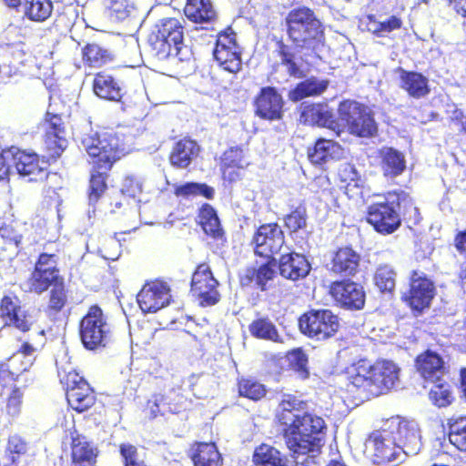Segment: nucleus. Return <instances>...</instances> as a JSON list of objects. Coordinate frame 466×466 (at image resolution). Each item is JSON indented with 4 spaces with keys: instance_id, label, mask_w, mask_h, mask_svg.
Listing matches in <instances>:
<instances>
[{
    "instance_id": "obj_1",
    "label": "nucleus",
    "mask_w": 466,
    "mask_h": 466,
    "mask_svg": "<svg viewBox=\"0 0 466 466\" xmlns=\"http://www.w3.org/2000/svg\"><path fill=\"white\" fill-rule=\"evenodd\" d=\"M283 426V438L291 453L314 464V458L324 444L327 426L324 420L306 410V404L288 395L280 401L277 413Z\"/></svg>"
},
{
    "instance_id": "obj_2",
    "label": "nucleus",
    "mask_w": 466,
    "mask_h": 466,
    "mask_svg": "<svg viewBox=\"0 0 466 466\" xmlns=\"http://www.w3.org/2000/svg\"><path fill=\"white\" fill-rule=\"evenodd\" d=\"M400 369L390 360L378 361L370 365L360 360L348 370L349 392L357 394L361 400H369L392 389L399 382Z\"/></svg>"
},
{
    "instance_id": "obj_3",
    "label": "nucleus",
    "mask_w": 466,
    "mask_h": 466,
    "mask_svg": "<svg viewBox=\"0 0 466 466\" xmlns=\"http://www.w3.org/2000/svg\"><path fill=\"white\" fill-rule=\"evenodd\" d=\"M83 148L93 159L94 166L99 169L108 170L113 163L123 155L119 139L114 134L90 130L80 137Z\"/></svg>"
},
{
    "instance_id": "obj_4",
    "label": "nucleus",
    "mask_w": 466,
    "mask_h": 466,
    "mask_svg": "<svg viewBox=\"0 0 466 466\" xmlns=\"http://www.w3.org/2000/svg\"><path fill=\"white\" fill-rule=\"evenodd\" d=\"M148 43L153 55L159 60H171L173 65L190 63L191 48L183 42V31H152Z\"/></svg>"
},
{
    "instance_id": "obj_5",
    "label": "nucleus",
    "mask_w": 466,
    "mask_h": 466,
    "mask_svg": "<svg viewBox=\"0 0 466 466\" xmlns=\"http://www.w3.org/2000/svg\"><path fill=\"white\" fill-rule=\"evenodd\" d=\"M406 201L410 202L406 193L389 192L384 201H378L370 206L368 222L378 232L383 234L394 232L400 225V217L397 208H400L401 202Z\"/></svg>"
},
{
    "instance_id": "obj_6",
    "label": "nucleus",
    "mask_w": 466,
    "mask_h": 466,
    "mask_svg": "<svg viewBox=\"0 0 466 466\" xmlns=\"http://www.w3.org/2000/svg\"><path fill=\"white\" fill-rule=\"evenodd\" d=\"M80 338L87 350H97L110 341L111 329L102 309L94 305L80 322Z\"/></svg>"
},
{
    "instance_id": "obj_7",
    "label": "nucleus",
    "mask_w": 466,
    "mask_h": 466,
    "mask_svg": "<svg viewBox=\"0 0 466 466\" xmlns=\"http://www.w3.org/2000/svg\"><path fill=\"white\" fill-rule=\"evenodd\" d=\"M387 428L372 431L365 441V452L374 463L401 462V451L398 449L397 438L389 421Z\"/></svg>"
},
{
    "instance_id": "obj_8",
    "label": "nucleus",
    "mask_w": 466,
    "mask_h": 466,
    "mask_svg": "<svg viewBox=\"0 0 466 466\" xmlns=\"http://www.w3.org/2000/svg\"><path fill=\"white\" fill-rule=\"evenodd\" d=\"M301 332L316 340H325L339 329V318L329 309L310 310L299 320Z\"/></svg>"
},
{
    "instance_id": "obj_9",
    "label": "nucleus",
    "mask_w": 466,
    "mask_h": 466,
    "mask_svg": "<svg viewBox=\"0 0 466 466\" xmlns=\"http://www.w3.org/2000/svg\"><path fill=\"white\" fill-rule=\"evenodd\" d=\"M251 245L256 255L271 258L275 262L283 251L289 250L285 246L284 232L276 223L260 226L252 238Z\"/></svg>"
},
{
    "instance_id": "obj_10",
    "label": "nucleus",
    "mask_w": 466,
    "mask_h": 466,
    "mask_svg": "<svg viewBox=\"0 0 466 466\" xmlns=\"http://www.w3.org/2000/svg\"><path fill=\"white\" fill-rule=\"evenodd\" d=\"M338 111L351 134L371 137L376 133L377 126L368 107L356 101L347 100L339 104Z\"/></svg>"
},
{
    "instance_id": "obj_11",
    "label": "nucleus",
    "mask_w": 466,
    "mask_h": 466,
    "mask_svg": "<svg viewBox=\"0 0 466 466\" xmlns=\"http://www.w3.org/2000/svg\"><path fill=\"white\" fill-rule=\"evenodd\" d=\"M214 57L219 66L229 73L241 69V48L237 43L235 31H222L218 35Z\"/></svg>"
},
{
    "instance_id": "obj_12",
    "label": "nucleus",
    "mask_w": 466,
    "mask_h": 466,
    "mask_svg": "<svg viewBox=\"0 0 466 466\" xmlns=\"http://www.w3.org/2000/svg\"><path fill=\"white\" fill-rule=\"evenodd\" d=\"M390 426L397 438L398 449L401 451V461L405 456H413L420 452L422 442L417 422L394 419L390 420Z\"/></svg>"
},
{
    "instance_id": "obj_13",
    "label": "nucleus",
    "mask_w": 466,
    "mask_h": 466,
    "mask_svg": "<svg viewBox=\"0 0 466 466\" xmlns=\"http://www.w3.org/2000/svg\"><path fill=\"white\" fill-rule=\"evenodd\" d=\"M61 382L66 386V400L72 409L83 412L95 403L93 390L77 373L69 372Z\"/></svg>"
},
{
    "instance_id": "obj_14",
    "label": "nucleus",
    "mask_w": 466,
    "mask_h": 466,
    "mask_svg": "<svg viewBox=\"0 0 466 466\" xmlns=\"http://www.w3.org/2000/svg\"><path fill=\"white\" fill-rule=\"evenodd\" d=\"M170 289L167 283L154 281L144 285L137 296V303L145 313L157 312L170 302Z\"/></svg>"
},
{
    "instance_id": "obj_15",
    "label": "nucleus",
    "mask_w": 466,
    "mask_h": 466,
    "mask_svg": "<svg viewBox=\"0 0 466 466\" xmlns=\"http://www.w3.org/2000/svg\"><path fill=\"white\" fill-rule=\"evenodd\" d=\"M435 288L433 282L422 274L413 272L410 289L406 300L410 308L416 311H422L428 308L434 297Z\"/></svg>"
},
{
    "instance_id": "obj_16",
    "label": "nucleus",
    "mask_w": 466,
    "mask_h": 466,
    "mask_svg": "<svg viewBox=\"0 0 466 466\" xmlns=\"http://www.w3.org/2000/svg\"><path fill=\"white\" fill-rule=\"evenodd\" d=\"M13 154L12 165L16 172L23 177H28V181L43 180L46 177V162L41 164L38 156L35 153H26L15 147Z\"/></svg>"
},
{
    "instance_id": "obj_17",
    "label": "nucleus",
    "mask_w": 466,
    "mask_h": 466,
    "mask_svg": "<svg viewBox=\"0 0 466 466\" xmlns=\"http://www.w3.org/2000/svg\"><path fill=\"white\" fill-rule=\"evenodd\" d=\"M280 275L293 281L304 279L310 271V264L307 258L299 253L283 251L278 258Z\"/></svg>"
},
{
    "instance_id": "obj_18",
    "label": "nucleus",
    "mask_w": 466,
    "mask_h": 466,
    "mask_svg": "<svg viewBox=\"0 0 466 466\" xmlns=\"http://www.w3.org/2000/svg\"><path fill=\"white\" fill-rule=\"evenodd\" d=\"M330 293L342 307L351 309H360L365 303L363 288L354 282H335L331 286Z\"/></svg>"
},
{
    "instance_id": "obj_19",
    "label": "nucleus",
    "mask_w": 466,
    "mask_h": 466,
    "mask_svg": "<svg viewBox=\"0 0 466 466\" xmlns=\"http://www.w3.org/2000/svg\"><path fill=\"white\" fill-rule=\"evenodd\" d=\"M255 105L256 114L261 118L278 120L282 116L283 99L274 87L262 88Z\"/></svg>"
},
{
    "instance_id": "obj_20",
    "label": "nucleus",
    "mask_w": 466,
    "mask_h": 466,
    "mask_svg": "<svg viewBox=\"0 0 466 466\" xmlns=\"http://www.w3.org/2000/svg\"><path fill=\"white\" fill-rule=\"evenodd\" d=\"M417 371L425 380L433 383L441 380L445 373V362L437 352L428 350L420 354L415 360Z\"/></svg>"
},
{
    "instance_id": "obj_21",
    "label": "nucleus",
    "mask_w": 466,
    "mask_h": 466,
    "mask_svg": "<svg viewBox=\"0 0 466 466\" xmlns=\"http://www.w3.org/2000/svg\"><path fill=\"white\" fill-rule=\"evenodd\" d=\"M292 456L295 466H310L309 461L301 456L293 453ZM253 462L255 466H290V461L279 450L268 444H261L256 448Z\"/></svg>"
},
{
    "instance_id": "obj_22",
    "label": "nucleus",
    "mask_w": 466,
    "mask_h": 466,
    "mask_svg": "<svg viewBox=\"0 0 466 466\" xmlns=\"http://www.w3.org/2000/svg\"><path fill=\"white\" fill-rule=\"evenodd\" d=\"M299 120L304 124L329 127L339 134V129H337L339 126L335 123L333 114L327 105L313 104L303 106Z\"/></svg>"
},
{
    "instance_id": "obj_23",
    "label": "nucleus",
    "mask_w": 466,
    "mask_h": 466,
    "mask_svg": "<svg viewBox=\"0 0 466 466\" xmlns=\"http://www.w3.org/2000/svg\"><path fill=\"white\" fill-rule=\"evenodd\" d=\"M203 270L204 268L201 271L194 272L191 280V291L200 299V304L202 306H212L219 300V293L217 289L218 282L214 277L208 276L209 279H208V284L201 286L200 284L203 283L200 278L204 276Z\"/></svg>"
},
{
    "instance_id": "obj_24",
    "label": "nucleus",
    "mask_w": 466,
    "mask_h": 466,
    "mask_svg": "<svg viewBox=\"0 0 466 466\" xmlns=\"http://www.w3.org/2000/svg\"><path fill=\"white\" fill-rule=\"evenodd\" d=\"M203 270L204 268L201 271L194 272L191 280V291L200 299V304L202 306H212L219 300V293L217 289L218 282L214 277L208 276L209 279H208V284L201 286L200 284L203 283L200 278L204 276Z\"/></svg>"
},
{
    "instance_id": "obj_25",
    "label": "nucleus",
    "mask_w": 466,
    "mask_h": 466,
    "mask_svg": "<svg viewBox=\"0 0 466 466\" xmlns=\"http://www.w3.org/2000/svg\"><path fill=\"white\" fill-rule=\"evenodd\" d=\"M397 72L400 74V86L411 97L419 99L430 93L428 79L420 73L406 71L400 67Z\"/></svg>"
},
{
    "instance_id": "obj_26",
    "label": "nucleus",
    "mask_w": 466,
    "mask_h": 466,
    "mask_svg": "<svg viewBox=\"0 0 466 466\" xmlns=\"http://www.w3.org/2000/svg\"><path fill=\"white\" fill-rule=\"evenodd\" d=\"M343 153V148L337 142L319 138L314 147L309 149L308 157L311 163L320 165L331 159H339Z\"/></svg>"
},
{
    "instance_id": "obj_27",
    "label": "nucleus",
    "mask_w": 466,
    "mask_h": 466,
    "mask_svg": "<svg viewBox=\"0 0 466 466\" xmlns=\"http://www.w3.org/2000/svg\"><path fill=\"white\" fill-rule=\"evenodd\" d=\"M380 168L385 177H395L406 168L405 156L402 152L389 147L380 150Z\"/></svg>"
},
{
    "instance_id": "obj_28",
    "label": "nucleus",
    "mask_w": 466,
    "mask_h": 466,
    "mask_svg": "<svg viewBox=\"0 0 466 466\" xmlns=\"http://www.w3.org/2000/svg\"><path fill=\"white\" fill-rule=\"evenodd\" d=\"M360 260V255L351 248H341L333 258L331 269L335 273L352 276L358 270Z\"/></svg>"
},
{
    "instance_id": "obj_29",
    "label": "nucleus",
    "mask_w": 466,
    "mask_h": 466,
    "mask_svg": "<svg viewBox=\"0 0 466 466\" xmlns=\"http://www.w3.org/2000/svg\"><path fill=\"white\" fill-rule=\"evenodd\" d=\"M275 277L274 269L268 265H262L258 268H249L244 270L240 277L242 286H256L261 290H267L268 283Z\"/></svg>"
},
{
    "instance_id": "obj_30",
    "label": "nucleus",
    "mask_w": 466,
    "mask_h": 466,
    "mask_svg": "<svg viewBox=\"0 0 466 466\" xmlns=\"http://www.w3.org/2000/svg\"><path fill=\"white\" fill-rule=\"evenodd\" d=\"M286 35L298 48L317 52L323 46V31H286Z\"/></svg>"
},
{
    "instance_id": "obj_31",
    "label": "nucleus",
    "mask_w": 466,
    "mask_h": 466,
    "mask_svg": "<svg viewBox=\"0 0 466 466\" xmlns=\"http://www.w3.org/2000/svg\"><path fill=\"white\" fill-rule=\"evenodd\" d=\"M199 147L190 139L178 141L170 155V163L177 167H187L191 160L198 156Z\"/></svg>"
},
{
    "instance_id": "obj_32",
    "label": "nucleus",
    "mask_w": 466,
    "mask_h": 466,
    "mask_svg": "<svg viewBox=\"0 0 466 466\" xmlns=\"http://www.w3.org/2000/svg\"><path fill=\"white\" fill-rule=\"evenodd\" d=\"M95 94L104 99L119 101L123 96L119 84L110 76L97 74L94 79Z\"/></svg>"
},
{
    "instance_id": "obj_33",
    "label": "nucleus",
    "mask_w": 466,
    "mask_h": 466,
    "mask_svg": "<svg viewBox=\"0 0 466 466\" xmlns=\"http://www.w3.org/2000/svg\"><path fill=\"white\" fill-rule=\"evenodd\" d=\"M328 85L327 80L309 77L299 83L294 89L289 91V97L290 100L298 102L307 96H319L327 89Z\"/></svg>"
},
{
    "instance_id": "obj_34",
    "label": "nucleus",
    "mask_w": 466,
    "mask_h": 466,
    "mask_svg": "<svg viewBox=\"0 0 466 466\" xmlns=\"http://www.w3.org/2000/svg\"><path fill=\"white\" fill-rule=\"evenodd\" d=\"M248 331L254 338L273 342H281L278 329L268 317L254 319L248 326Z\"/></svg>"
},
{
    "instance_id": "obj_35",
    "label": "nucleus",
    "mask_w": 466,
    "mask_h": 466,
    "mask_svg": "<svg viewBox=\"0 0 466 466\" xmlns=\"http://www.w3.org/2000/svg\"><path fill=\"white\" fill-rule=\"evenodd\" d=\"M184 12L196 23L210 21L216 15L209 0H187Z\"/></svg>"
},
{
    "instance_id": "obj_36",
    "label": "nucleus",
    "mask_w": 466,
    "mask_h": 466,
    "mask_svg": "<svg viewBox=\"0 0 466 466\" xmlns=\"http://www.w3.org/2000/svg\"><path fill=\"white\" fill-rule=\"evenodd\" d=\"M195 466H221L222 458L214 443H198L192 455Z\"/></svg>"
},
{
    "instance_id": "obj_37",
    "label": "nucleus",
    "mask_w": 466,
    "mask_h": 466,
    "mask_svg": "<svg viewBox=\"0 0 466 466\" xmlns=\"http://www.w3.org/2000/svg\"><path fill=\"white\" fill-rule=\"evenodd\" d=\"M289 29H298L305 27L306 29H318L320 22L316 18L313 12L306 7L292 10L287 16Z\"/></svg>"
},
{
    "instance_id": "obj_38",
    "label": "nucleus",
    "mask_w": 466,
    "mask_h": 466,
    "mask_svg": "<svg viewBox=\"0 0 466 466\" xmlns=\"http://www.w3.org/2000/svg\"><path fill=\"white\" fill-rule=\"evenodd\" d=\"M198 222L206 234L214 238H220L223 236V230L220 227L219 219L215 209L208 204L204 205L198 215Z\"/></svg>"
},
{
    "instance_id": "obj_39",
    "label": "nucleus",
    "mask_w": 466,
    "mask_h": 466,
    "mask_svg": "<svg viewBox=\"0 0 466 466\" xmlns=\"http://www.w3.org/2000/svg\"><path fill=\"white\" fill-rule=\"evenodd\" d=\"M72 458L76 466H92L96 453L87 441L78 438L73 441Z\"/></svg>"
},
{
    "instance_id": "obj_40",
    "label": "nucleus",
    "mask_w": 466,
    "mask_h": 466,
    "mask_svg": "<svg viewBox=\"0 0 466 466\" xmlns=\"http://www.w3.org/2000/svg\"><path fill=\"white\" fill-rule=\"evenodd\" d=\"M174 187L175 195L185 198L203 196L210 199L214 196V189L206 184L189 182L181 186L175 185Z\"/></svg>"
},
{
    "instance_id": "obj_41",
    "label": "nucleus",
    "mask_w": 466,
    "mask_h": 466,
    "mask_svg": "<svg viewBox=\"0 0 466 466\" xmlns=\"http://www.w3.org/2000/svg\"><path fill=\"white\" fill-rule=\"evenodd\" d=\"M50 0H25V13L29 19L34 21H44L52 12Z\"/></svg>"
},
{
    "instance_id": "obj_42",
    "label": "nucleus",
    "mask_w": 466,
    "mask_h": 466,
    "mask_svg": "<svg viewBox=\"0 0 466 466\" xmlns=\"http://www.w3.org/2000/svg\"><path fill=\"white\" fill-rule=\"evenodd\" d=\"M58 275H50L45 273L43 270L35 268L28 279V290L34 291L37 294H41L46 291L50 286H54L55 283H58Z\"/></svg>"
},
{
    "instance_id": "obj_43",
    "label": "nucleus",
    "mask_w": 466,
    "mask_h": 466,
    "mask_svg": "<svg viewBox=\"0 0 466 466\" xmlns=\"http://www.w3.org/2000/svg\"><path fill=\"white\" fill-rule=\"evenodd\" d=\"M450 442L460 451H466V416L450 423Z\"/></svg>"
},
{
    "instance_id": "obj_44",
    "label": "nucleus",
    "mask_w": 466,
    "mask_h": 466,
    "mask_svg": "<svg viewBox=\"0 0 466 466\" xmlns=\"http://www.w3.org/2000/svg\"><path fill=\"white\" fill-rule=\"evenodd\" d=\"M396 272L389 265H380L375 273L374 281L381 292H390L395 288Z\"/></svg>"
},
{
    "instance_id": "obj_45",
    "label": "nucleus",
    "mask_w": 466,
    "mask_h": 466,
    "mask_svg": "<svg viewBox=\"0 0 466 466\" xmlns=\"http://www.w3.org/2000/svg\"><path fill=\"white\" fill-rule=\"evenodd\" d=\"M84 58L94 66H102L113 59L112 53L101 46L89 44L83 50Z\"/></svg>"
},
{
    "instance_id": "obj_46",
    "label": "nucleus",
    "mask_w": 466,
    "mask_h": 466,
    "mask_svg": "<svg viewBox=\"0 0 466 466\" xmlns=\"http://www.w3.org/2000/svg\"><path fill=\"white\" fill-rule=\"evenodd\" d=\"M96 170H94L90 179V192H89V205L93 206L106 187L105 174L106 170L99 169L95 166Z\"/></svg>"
},
{
    "instance_id": "obj_47",
    "label": "nucleus",
    "mask_w": 466,
    "mask_h": 466,
    "mask_svg": "<svg viewBox=\"0 0 466 466\" xmlns=\"http://www.w3.org/2000/svg\"><path fill=\"white\" fill-rule=\"evenodd\" d=\"M54 132L46 131L45 143L46 149L49 151V157L56 159L66 148L67 140L65 134Z\"/></svg>"
},
{
    "instance_id": "obj_48",
    "label": "nucleus",
    "mask_w": 466,
    "mask_h": 466,
    "mask_svg": "<svg viewBox=\"0 0 466 466\" xmlns=\"http://www.w3.org/2000/svg\"><path fill=\"white\" fill-rule=\"evenodd\" d=\"M238 392L243 397L258 400L265 396L266 389L263 384L256 380L242 379L238 382Z\"/></svg>"
},
{
    "instance_id": "obj_49",
    "label": "nucleus",
    "mask_w": 466,
    "mask_h": 466,
    "mask_svg": "<svg viewBox=\"0 0 466 466\" xmlns=\"http://www.w3.org/2000/svg\"><path fill=\"white\" fill-rule=\"evenodd\" d=\"M429 398L434 405L446 407L451 402L452 399L449 385L441 383V381L435 382L429 392Z\"/></svg>"
},
{
    "instance_id": "obj_50",
    "label": "nucleus",
    "mask_w": 466,
    "mask_h": 466,
    "mask_svg": "<svg viewBox=\"0 0 466 466\" xmlns=\"http://www.w3.org/2000/svg\"><path fill=\"white\" fill-rule=\"evenodd\" d=\"M289 366L299 373L302 379H306L309 376L308 370V358L305 352L300 349H296L290 351L288 356Z\"/></svg>"
},
{
    "instance_id": "obj_51",
    "label": "nucleus",
    "mask_w": 466,
    "mask_h": 466,
    "mask_svg": "<svg viewBox=\"0 0 466 466\" xmlns=\"http://www.w3.org/2000/svg\"><path fill=\"white\" fill-rule=\"evenodd\" d=\"M134 9L130 0H110L109 15L113 20L121 21L128 17Z\"/></svg>"
},
{
    "instance_id": "obj_52",
    "label": "nucleus",
    "mask_w": 466,
    "mask_h": 466,
    "mask_svg": "<svg viewBox=\"0 0 466 466\" xmlns=\"http://www.w3.org/2000/svg\"><path fill=\"white\" fill-rule=\"evenodd\" d=\"M8 321L9 325H14L16 329L25 332L29 330L35 323V318L33 314V310L31 311L23 307L21 309H18Z\"/></svg>"
},
{
    "instance_id": "obj_53",
    "label": "nucleus",
    "mask_w": 466,
    "mask_h": 466,
    "mask_svg": "<svg viewBox=\"0 0 466 466\" xmlns=\"http://www.w3.org/2000/svg\"><path fill=\"white\" fill-rule=\"evenodd\" d=\"M246 163L243 160V151L241 148L236 147L227 150L221 158V169L226 174V169L228 167L242 168Z\"/></svg>"
},
{
    "instance_id": "obj_54",
    "label": "nucleus",
    "mask_w": 466,
    "mask_h": 466,
    "mask_svg": "<svg viewBox=\"0 0 466 466\" xmlns=\"http://www.w3.org/2000/svg\"><path fill=\"white\" fill-rule=\"evenodd\" d=\"M65 287L61 281L55 283L51 289L48 308L55 312L60 311L66 302Z\"/></svg>"
},
{
    "instance_id": "obj_55",
    "label": "nucleus",
    "mask_w": 466,
    "mask_h": 466,
    "mask_svg": "<svg viewBox=\"0 0 466 466\" xmlns=\"http://www.w3.org/2000/svg\"><path fill=\"white\" fill-rule=\"evenodd\" d=\"M35 350L31 344L24 343L18 352L12 356V362H17L21 358H25V360L21 361L22 370H27L34 363Z\"/></svg>"
},
{
    "instance_id": "obj_56",
    "label": "nucleus",
    "mask_w": 466,
    "mask_h": 466,
    "mask_svg": "<svg viewBox=\"0 0 466 466\" xmlns=\"http://www.w3.org/2000/svg\"><path fill=\"white\" fill-rule=\"evenodd\" d=\"M120 454L125 466H146L144 461L138 456L137 449L129 443L120 445Z\"/></svg>"
},
{
    "instance_id": "obj_57",
    "label": "nucleus",
    "mask_w": 466,
    "mask_h": 466,
    "mask_svg": "<svg viewBox=\"0 0 466 466\" xmlns=\"http://www.w3.org/2000/svg\"><path fill=\"white\" fill-rule=\"evenodd\" d=\"M16 362H12V357L9 359L7 363L0 364V383L3 385H6L9 382L15 380L16 377L19 376L20 373L24 372L22 370V367L17 369L15 368Z\"/></svg>"
},
{
    "instance_id": "obj_58",
    "label": "nucleus",
    "mask_w": 466,
    "mask_h": 466,
    "mask_svg": "<svg viewBox=\"0 0 466 466\" xmlns=\"http://www.w3.org/2000/svg\"><path fill=\"white\" fill-rule=\"evenodd\" d=\"M285 225L290 231H297L306 226V214L298 208L285 218Z\"/></svg>"
},
{
    "instance_id": "obj_59",
    "label": "nucleus",
    "mask_w": 466,
    "mask_h": 466,
    "mask_svg": "<svg viewBox=\"0 0 466 466\" xmlns=\"http://www.w3.org/2000/svg\"><path fill=\"white\" fill-rule=\"evenodd\" d=\"M56 265V258L55 255L43 253L39 256L35 268L45 271V273H47L48 276L52 274L58 275Z\"/></svg>"
},
{
    "instance_id": "obj_60",
    "label": "nucleus",
    "mask_w": 466,
    "mask_h": 466,
    "mask_svg": "<svg viewBox=\"0 0 466 466\" xmlns=\"http://www.w3.org/2000/svg\"><path fill=\"white\" fill-rule=\"evenodd\" d=\"M15 152V147L0 150V180L7 177L13 167V154Z\"/></svg>"
},
{
    "instance_id": "obj_61",
    "label": "nucleus",
    "mask_w": 466,
    "mask_h": 466,
    "mask_svg": "<svg viewBox=\"0 0 466 466\" xmlns=\"http://www.w3.org/2000/svg\"><path fill=\"white\" fill-rule=\"evenodd\" d=\"M339 176L340 180L347 184V187L358 186L359 173L352 165L343 164L339 170Z\"/></svg>"
},
{
    "instance_id": "obj_62",
    "label": "nucleus",
    "mask_w": 466,
    "mask_h": 466,
    "mask_svg": "<svg viewBox=\"0 0 466 466\" xmlns=\"http://www.w3.org/2000/svg\"><path fill=\"white\" fill-rule=\"evenodd\" d=\"M22 308V306L18 305L16 299L5 296L1 301L0 311L2 316L6 317L9 320V319H11L16 311Z\"/></svg>"
},
{
    "instance_id": "obj_63",
    "label": "nucleus",
    "mask_w": 466,
    "mask_h": 466,
    "mask_svg": "<svg viewBox=\"0 0 466 466\" xmlns=\"http://www.w3.org/2000/svg\"><path fill=\"white\" fill-rule=\"evenodd\" d=\"M23 393L19 389H15L7 401V412L11 416H16L20 412Z\"/></svg>"
},
{
    "instance_id": "obj_64",
    "label": "nucleus",
    "mask_w": 466,
    "mask_h": 466,
    "mask_svg": "<svg viewBox=\"0 0 466 466\" xmlns=\"http://www.w3.org/2000/svg\"><path fill=\"white\" fill-rule=\"evenodd\" d=\"M27 444L18 435L10 436L7 443V451L12 454L21 455L26 452Z\"/></svg>"
}]
</instances>
